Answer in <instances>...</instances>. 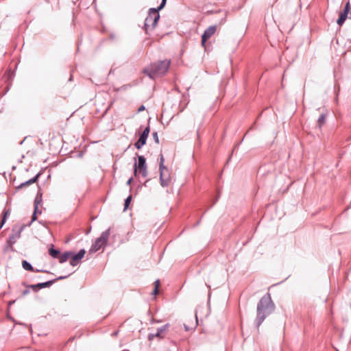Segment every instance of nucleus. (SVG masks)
<instances>
[{
  "label": "nucleus",
  "mask_w": 351,
  "mask_h": 351,
  "mask_svg": "<svg viewBox=\"0 0 351 351\" xmlns=\"http://www.w3.org/2000/svg\"><path fill=\"white\" fill-rule=\"evenodd\" d=\"M275 310V304L273 302L269 293L265 294L257 304L256 317L255 319L256 327L258 328L265 318Z\"/></svg>",
  "instance_id": "1"
},
{
  "label": "nucleus",
  "mask_w": 351,
  "mask_h": 351,
  "mask_svg": "<svg viewBox=\"0 0 351 351\" xmlns=\"http://www.w3.org/2000/svg\"><path fill=\"white\" fill-rule=\"evenodd\" d=\"M170 64L169 60H159L150 64L143 69V72L150 79L154 80L157 77L165 75L168 71Z\"/></svg>",
  "instance_id": "2"
},
{
  "label": "nucleus",
  "mask_w": 351,
  "mask_h": 351,
  "mask_svg": "<svg viewBox=\"0 0 351 351\" xmlns=\"http://www.w3.org/2000/svg\"><path fill=\"white\" fill-rule=\"evenodd\" d=\"M162 9H159V7L154 8H152L149 10L148 15L145 20L144 29L145 32L148 34V27L152 26V29H154L158 24L160 19L159 12Z\"/></svg>",
  "instance_id": "3"
},
{
  "label": "nucleus",
  "mask_w": 351,
  "mask_h": 351,
  "mask_svg": "<svg viewBox=\"0 0 351 351\" xmlns=\"http://www.w3.org/2000/svg\"><path fill=\"white\" fill-rule=\"evenodd\" d=\"M110 229L108 228L101 234L100 237H98L91 245L89 250V254L95 253L107 244L110 236Z\"/></svg>",
  "instance_id": "4"
},
{
  "label": "nucleus",
  "mask_w": 351,
  "mask_h": 351,
  "mask_svg": "<svg viewBox=\"0 0 351 351\" xmlns=\"http://www.w3.org/2000/svg\"><path fill=\"white\" fill-rule=\"evenodd\" d=\"M25 225H23L21 227H14L12 230V234H10L7 241H6V249L14 251L13 245L16 242V241L20 239L21 232L24 230Z\"/></svg>",
  "instance_id": "5"
},
{
  "label": "nucleus",
  "mask_w": 351,
  "mask_h": 351,
  "mask_svg": "<svg viewBox=\"0 0 351 351\" xmlns=\"http://www.w3.org/2000/svg\"><path fill=\"white\" fill-rule=\"evenodd\" d=\"M138 156V162L135 161L134 165V173L135 176L137 174V171H139V173L143 178L147 176V164L146 159L144 156L137 155Z\"/></svg>",
  "instance_id": "6"
},
{
  "label": "nucleus",
  "mask_w": 351,
  "mask_h": 351,
  "mask_svg": "<svg viewBox=\"0 0 351 351\" xmlns=\"http://www.w3.org/2000/svg\"><path fill=\"white\" fill-rule=\"evenodd\" d=\"M68 276H69V275H67V276H60L59 277H57L55 279L50 280H48L47 282H39V283H37V284H35V285H28L27 288H31L34 291L36 292V291H38L40 289H44V288H47V287H49L53 283H55L56 281L65 279Z\"/></svg>",
  "instance_id": "7"
},
{
  "label": "nucleus",
  "mask_w": 351,
  "mask_h": 351,
  "mask_svg": "<svg viewBox=\"0 0 351 351\" xmlns=\"http://www.w3.org/2000/svg\"><path fill=\"white\" fill-rule=\"evenodd\" d=\"M150 128L148 125L143 130V131L141 134H139V138L134 144V146L137 149H141L146 144Z\"/></svg>",
  "instance_id": "8"
},
{
  "label": "nucleus",
  "mask_w": 351,
  "mask_h": 351,
  "mask_svg": "<svg viewBox=\"0 0 351 351\" xmlns=\"http://www.w3.org/2000/svg\"><path fill=\"white\" fill-rule=\"evenodd\" d=\"M169 327V324H166L162 326L157 328L156 332L154 333L150 332L148 334L147 338L148 340L152 341L154 340L155 337H157L160 339H163L165 337V334L167 333V330Z\"/></svg>",
  "instance_id": "9"
},
{
  "label": "nucleus",
  "mask_w": 351,
  "mask_h": 351,
  "mask_svg": "<svg viewBox=\"0 0 351 351\" xmlns=\"http://www.w3.org/2000/svg\"><path fill=\"white\" fill-rule=\"evenodd\" d=\"M86 250L84 249H81L77 253L71 252V255L70 256V265L73 267L77 266L79 264V262L84 258Z\"/></svg>",
  "instance_id": "10"
},
{
  "label": "nucleus",
  "mask_w": 351,
  "mask_h": 351,
  "mask_svg": "<svg viewBox=\"0 0 351 351\" xmlns=\"http://www.w3.org/2000/svg\"><path fill=\"white\" fill-rule=\"evenodd\" d=\"M216 31V26L212 25L208 27L202 35V45L205 46L206 41L215 34Z\"/></svg>",
  "instance_id": "11"
},
{
  "label": "nucleus",
  "mask_w": 351,
  "mask_h": 351,
  "mask_svg": "<svg viewBox=\"0 0 351 351\" xmlns=\"http://www.w3.org/2000/svg\"><path fill=\"white\" fill-rule=\"evenodd\" d=\"M171 181L167 168L160 171V183L162 187L168 186Z\"/></svg>",
  "instance_id": "12"
},
{
  "label": "nucleus",
  "mask_w": 351,
  "mask_h": 351,
  "mask_svg": "<svg viewBox=\"0 0 351 351\" xmlns=\"http://www.w3.org/2000/svg\"><path fill=\"white\" fill-rule=\"evenodd\" d=\"M22 267L25 270L29 271L51 274L50 271L45 269H34L32 264L26 260L22 261Z\"/></svg>",
  "instance_id": "13"
},
{
  "label": "nucleus",
  "mask_w": 351,
  "mask_h": 351,
  "mask_svg": "<svg viewBox=\"0 0 351 351\" xmlns=\"http://www.w3.org/2000/svg\"><path fill=\"white\" fill-rule=\"evenodd\" d=\"M40 175H41V172H38L34 178L20 184L19 186H17L16 187V189L17 190H19L24 186H29V185L36 182L38 181L39 177L40 176Z\"/></svg>",
  "instance_id": "14"
},
{
  "label": "nucleus",
  "mask_w": 351,
  "mask_h": 351,
  "mask_svg": "<svg viewBox=\"0 0 351 351\" xmlns=\"http://www.w3.org/2000/svg\"><path fill=\"white\" fill-rule=\"evenodd\" d=\"M42 202V193H38L37 195L34 199V213L37 214H41V210L38 209V205Z\"/></svg>",
  "instance_id": "15"
},
{
  "label": "nucleus",
  "mask_w": 351,
  "mask_h": 351,
  "mask_svg": "<svg viewBox=\"0 0 351 351\" xmlns=\"http://www.w3.org/2000/svg\"><path fill=\"white\" fill-rule=\"evenodd\" d=\"M348 14L349 13L346 12V11H342L340 13L338 19L337 20V23L338 25L341 26L344 23L346 20L348 18L349 19Z\"/></svg>",
  "instance_id": "16"
},
{
  "label": "nucleus",
  "mask_w": 351,
  "mask_h": 351,
  "mask_svg": "<svg viewBox=\"0 0 351 351\" xmlns=\"http://www.w3.org/2000/svg\"><path fill=\"white\" fill-rule=\"evenodd\" d=\"M60 251L59 249L54 248V245L53 244L51 245V247L49 248V254L53 258H58L60 256Z\"/></svg>",
  "instance_id": "17"
},
{
  "label": "nucleus",
  "mask_w": 351,
  "mask_h": 351,
  "mask_svg": "<svg viewBox=\"0 0 351 351\" xmlns=\"http://www.w3.org/2000/svg\"><path fill=\"white\" fill-rule=\"evenodd\" d=\"M71 255V251H66V252H64L63 254H61V253L60 254V256L59 258H58L59 260V263H65L69 258H70V256Z\"/></svg>",
  "instance_id": "18"
},
{
  "label": "nucleus",
  "mask_w": 351,
  "mask_h": 351,
  "mask_svg": "<svg viewBox=\"0 0 351 351\" xmlns=\"http://www.w3.org/2000/svg\"><path fill=\"white\" fill-rule=\"evenodd\" d=\"M9 215H10V210L9 209L5 210L3 211V217H2L1 221L0 222V228H1L3 227V226L4 225V223H5L7 217H8Z\"/></svg>",
  "instance_id": "19"
},
{
  "label": "nucleus",
  "mask_w": 351,
  "mask_h": 351,
  "mask_svg": "<svg viewBox=\"0 0 351 351\" xmlns=\"http://www.w3.org/2000/svg\"><path fill=\"white\" fill-rule=\"evenodd\" d=\"M325 120H326V114H322L317 119V125L319 128H321L322 125L325 123Z\"/></svg>",
  "instance_id": "20"
},
{
  "label": "nucleus",
  "mask_w": 351,
  "mask_h": 351,
  "mask_svg": "<svg viewBox=\"0 0 351 351\" xmlns=\"http://www.w3.org/2000/svg\"><path fill=\"white\" fill-rule=\"evenodd\" d=\"M165 158L162 154L160 155V162H159V170L162 171V169H166L167 167L164 165Z\"/></svg>",
  "instance_id": "21"
},
{
  "label": "nucleus",
  "mask_w": 351,
  "mask_h": 351,
  "mask_svg": "<svg viewBox=\"0 0 351 351\" xmlns=\"http://www.w3.org/2000/svg\"><path fill=\"white\" fill-rule=\"evenodd\" d=\"M132 201V196L129 195L127 197V198L125 199L124 202V210H126Z\"/></svg>",
  "instance_id": "22"
},
{
  "label": "nucleus",
  "mask_w": 351,
  "mask_h": 351,
  "mask_svg": "<svg viewBox=\"0 0 351 351\" xmlns=\"http://www.w3.org/2000/svg\"><path fill=\"white\" fill-rule=\"evenodd\" d=\"M130 87H131L130 84H125V85H123L121 87L118 88L117 89V91H123V90H126L128 88H130Z\"/></svg>",
  "instance_id": "23"
},
{
  "label": "nucleus",
  "mask_w": 351,
  "mask_h": 351,
  "mask_svg": "<svg viewBox=\"0 0 351 351\" xmlns=\"http://www.w3.org/2000/svg\"><path fill=\"white\" fill-rule=\"evenodd\" d=\"M343 11H346V12H348V13H349V14L350 13V11H351V10H350V2H349V1H348V2L346 3V5H345V6H344V8H343Z\"/></svg>",
  "instance_id": "24"
},
{
  "label": "nucleus",
  "mask_w": 351,
  "mask_h": 351,
  "mask_svg": "<svg viewBox=\"0 0 351 351\" xmlns=\"http://www.w3.org/2000/svg\"><path fill=\"white\" fill-rule=\"evenodd\" d=\"M219 197H220V193L219 192V193H218V194H217V197H216L214 199V200L213 201V203H212L211 206H210L209 208H208V209L206 210V211H207L208 210H209L210 208H212V207H213V206L217 203V202L218 201V199H219Z\"/></svg>",
  "instance_id": "25"
},
{
  "label": "nucleus",
  "mask_w": 351,
  "mask_h": 351,
  "mask_svg": "<svg viewBox=\"0 0 351 351\" xmlns=\"http://www.w3.org/2000/svg\"><path fill=\"white\" fill-rule=\"evenodd\" d=\"M152 137L156 143H159V138L157 132H154L152 133Z\"/></svg>",
  "instance_id": "26"
},
{
  "label": "nucleus",
  "mask_w": 351,
  "mask_h": 351,
  "mask_svg": "<svg viewBox=\"0 0 351 351\" xmlns=\"http://www.w3.org/2000/svg\"><path fill=\"white\" fill-rule=\"evenodd\" d=\"M37 219V215L36 213H33L32 215V220L29 223V224L27 226H31V224L32 223V222H34V221H36Z\"/></svg>",
  "instance_id": "27"
},
{
  "label": "nucleus",
  "mask_w": 351,
  "mask_h": 351,
  "mask_svg": "<svg viewBox=\"0 0 351 351\" xmlns=\"http://www.w3.org/2000/svg\"><path fill=\"white\" fill-rule=\"evenodd\" d=\"M8 75V80H12L14 76V72H11L10 71H9L8 73L7 74Z\"/></svg>",
  "instance_id": "28"
},
{
  "label": "nucleus",
  "mask_w": 351,
  "mask_h": 351,
  "mask_svg": "<svg viewBox=\"0 0 351 351\" xmlns=\"http://www.w3.org/2000/svg\"><path fill=\"white\" fill-rule=\"evenodd\" d=\"M167 3V0H162L160 4L158 5L159 9H163Z\"/></svg>",
  "instance_id": "29"
},
{
  "label": "nucleus",
  "mask_w": 351,
  "mask_h": 351,
  "mask_svg": "<svg viewBox=\"0 0 351 351\" xmlns=\"http://www.w3.org/2000/svg\"><path fill=\"white\" fill-rule=\"evenodd\" d=\"M339 91V86H338V87L337 88V86H335V93H336V98H335V101H336V102H337V101H338V98H337V97H338Z\"/></svg>",
  "instance_id": "30"
},
{
  "label": "nucleus",
  "mask_w": 351,
  "mask_h": 351,
  "mask_svg": "<svg viewBox=\"0 0 351 351\" xmlns=\"http://www.w3.org/2000/svg\"><path fill=\"white\" fill-rule=\"evenodd\" d=\"M29 289L30 288H27L26 289H25L23 292H22V295L23 296H25L27 295H28L30 292L29 291Z\"/></svg>",
  "instance_id": "31"
},
{
  "label": "nucleus",
  "mask_w": 351,
  "mask_h": 351,
  "mask_svg": "<svg viewBox=\"0 0 351 351\" xmlns=\"http://www.w3.org/2000/svg\"><path fill=\"white\" fill-rule=\"evenodd\" d=\"M158 293V288H157V286L154 287V289L153 290L152 294L156 295Z\"/></svg>",
  "instance_id": "32"
},
{
  "label": "nucleus",
  "mask_w": 351,
  "mask_h": 351,
  "mask_svg": "<svg viewBox=\"0 0 351 351\" xmlns=\"http://www.w3.org/2000/svg\"><path fill=\"white\" fill-rule=\"evenodd\" d=\"M145 110V106L141 105V106L138 108V112H142V111H143V110Z\"/></svg>",
  "instance_id": "33"
},
{
  "label": "nucleus",
  "mask_w": 351,
  "mask_h": 351,
  "mask_svg": "<svg viewBox=\"0 0 351 351\" xmlns=\"http://www.w3.org/2000/svg\"><path fill=\"white\" fill-rule=\"evenodd\" d=\"M206 212V211H205V212L202 215V216H201V217H200L199 220V221H197V222L194 225V227H196L197 226H198V225L200 223V221H201V219H202V217H203V216H204V213H205Z\"/></svg>",
  "instance_id": "34"
},
{
  "label": "nucleus",
  "mask_w": 351,
  "mask_h": 351,
  "mask_svg": "<svg viewBox=\"0 0 351 351\" xmlns=\"http://www.w3.org/2000/svg\"><path fill=\"white\" fill-rule=\"evenodd\" d=\"M132 180H133V178H132V177L128 179V180L127 181L126 184H127L128 186H130V185L131 184V183H132Z\"/></svg>",
  "instance_id": "35"
},
{
  "label": "nucleus",
  "mask_w": 351,
  "mask_h": 351,
  "mask_svg": "<svg viewBox=\"0 0 351 351\" xmlns=\"http://www.w3.org/2000/svg\"><path fill=\"white\" fill-rule=\"evenodd\" d=\"M154 284H155V286H157V288H158V287H159V285H160V280H159L158 279V280H156L155 281Z\"/></svg>",
  "instance_id": "36"
},
{
  "label": "nucleus",
  "mask_w": 351,
  "mask_h": 351,
  "mask_svg": "<svg viewBox=\"0 0 351 351\" xmlns=\"http://www.w3.org/2000/svg\"><path fill=\"white\" fill-rule=\"evenodd\" d=\"M22 285H23V286L26 287L27 288V287H28V285H27V283H26L25 282H23L22 283Z\"/></svg>",
  "instance_id": "37"
},
{
  "label": "nucleus",
  "mask_w": 351,
  "mask_h": 351,
  "mask_svg": "<svg viewBox=\"0 0 351 351\" xmlns=\"http://www.w3.org/2000/svg\"><path fill=\"white\" fill-rule=\"evenodd\" d=\"M184 328L186 331L189 330V328L186 325H184Z\"/></svg>",
  "instance_id": "38"
},
{
  "label": "nucleus",
  "mask_w": 351,
  "mask_h": 351,
  "mask_svg": "<svg viewBox=\"0 0 351 351\" xmlns=\"http://www.w3.org/2000/svg\"><path fill=\"white\" fill-rule=\"evenodd\" d=\"M72 79H73V76H72V75H71V76H70V77H69V81H71V80H72Z\"/></svg>",
  "instance_id": "39"
},
{
  "label": "nucleus",
  "mask_w": 351,
  "mask_h": 351,
  "mask_svg": "<svg viewBox=\"0 0 351 351\" xmlns=\"http://www.w3.org/2000/svg\"><path fill=\"white\" fill-rule=\"evenodd\" d=\"M14 302V301L10 302V304H12Z\"/></svg>",
  "instance_id": "40"
},
{
  "label": "nucleus",
  "mask_w": 351,
  "mask_h": 351,
  "mask_svg": "<svg viewBox=\"0 0 351 351\" xmlns=\"http://www.w3.org/2000/svg\"><path fill=\"white\" fill-rule=\"evenodd\" d=\"M195 317H196V322H197V314L195 315Z\"/></svg>",
  "instance_id": "41"
},
{
  "label": "nucleus",
  "mask_w": 351,
  "mask_h": 351,
  "mask_svg": "<svg viewBox=\"0 0 351 351\" xmlns=\"http://www.w3.org/2000/svg\"><path fill=\"white\" fill-rule=\"evenodd\" d=\"M24 141L20 142V145H22Z\"/></svg>",
  "instance_id": "42"
},
{
  "label": "nucleus",
  "mask_w": 351,
  "mask_h": 351,
  "mask_svg": "<svg viewBox=\"0 0 351 351\" xmlns=\"http://www.w3.org/2000/svg\"><path fill=\"white\" fill-rule=\"evenodd\" d=\"M240 143H237V144L235 145V147H237V146H239V145Z\"/></svg>",
  "instance_id": "43"
}]
</instances>
